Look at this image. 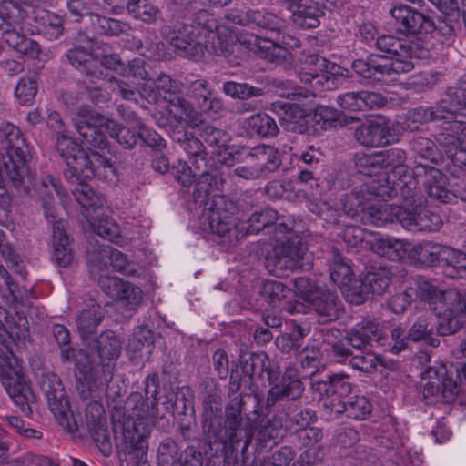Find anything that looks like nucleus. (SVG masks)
Instances as JSON below:
<instances>
[{"label": "nucleus", "mask_w": 466, "mask_h": 466, "mask_svg": "<svg viewBox=\"0 0 466 466\" xmlns=\"http://www.w3.org/2000/svg\"><path fill=\"white\" fill-rule=\"evenodd\" d=\"M90 347L96 350L101 361H107L95 364L89 360L88 355L79 352V356L84 357L86 362L82 363L79 359H75L76 368L79 372L78 393L84 400L100 398L103 393L107 398L115 400L120 396V389L117 387V390H114V386L110 383L115 368L114 360L121 352V341L114 331L108 330L92 340Z\"/></svg>", "instance_id": "f257e3e1"}, {"label": "nucleus", "mask_w": 466, "mask_h": 466, "mask_svg": "<svg viewBox=\"0 0 466 466\" xmlns=\"http://www.w3.org/2000/svg\"><path fill=\"white\" fill-rule=\"evenodd\" d=\"M208 207L205 208L200 218L203 231L210 232L221 238L228 246H235L246 237L244 222L239 223L236 217L237 204L225 196H216Z\"/></svg>", "instance_id": "f03ea898"}, {"label": "nucleus", "mask_w": 466, "mask_h": 466, "mask_svg": "<svg viewBox=\"0 0 466 466\" xmlns=\"http://www.w3.org/2000/svg\"><path fill=\"white\" fill-rule=\"evenodd\" d=\"M37 190L42 198L45 216L53 225L55 261L59 267L67 268L72 265L74 260L73 250L69 237L66 232V222L62 219H56V208L52 196L53 192H56L58 196L62 195V186L56 177L47 176L43 178Z\"/></svg>", "instance_id": "7ed1b4c3"}, {"label": "nucleus", "mask_w": 466, "mask_h": 466, "mask_svg": "<svg viewBox=\"0 0 466 466\" xmlns=\"http://www.w3.org/2000/svg\"><path fill=\"white\" fill-rule=\"evenodd\" d=\"M458 371L453 364L428 366L421 372V378L429 380L422 390L424 403L439 408L452 403L460 392Z\"/></svg>", "instance_id": "20e7f679"}, {"label": "nucleus", "mask_w": 466, "mask_h": 466, "mask_svg": "<svg viewBox=\"0 0 466 466\" xmlns=\"http://www.w3.org/2000/svg\"><path fill=\"white\" fill-rule=\"evenodd\" d=\"M5 138L0 142V155L5 172L15 187L24 183L28 175L29 147L21 130L11 123L1 127Z\"/></svg>", "instance_id": "39448f33"}, {"label": "nucleus", "mask_w": 466, "mask_h": 466, "mask_svg": "<svg viewBox=\"0 0 466 466\" xmlns=\"http://www.w3.org/2000/svg\"><path fill=\"white\" fill-rule=\"evenodd\" d=\"M21 368L15 354L6 350L0 352V377L4 387L22 413L30 416L36 402L31 387L23 380Z\"/></svg>", "instance_id": "423d86ee"}, {"label": "nucleus", "mask_w": 466, "mask_h": 466, "mask_svg": "<svg viewBox=\"0 0 466 466\" xmlns=\"http://www.w3.org/2000/svg\"><path fill=\"white\" fill-rule=\"evenodd\" d=\"M431 311L442 319L436 328L440 336L456 333L466 321V291L453 289L442 291Z\"/></svg>", "instance_id": "0eeeda50"}, {"label": "nucleus", "mask_w": 466, "mask_h": 466, "mask_svg": "<svg viewBox=\"0 0 466 466\" xmlns=\"http://www.w3.org/2000/svg\"><path fill=\"white\" fill-rule=\"evenodd\" d=\"M376 48L390 59V63H383L396 79L400 74L409 73L414 68L413 59L418 57V44L407 38L393 35H380L375 41Z\"/></svg>", "instance_id": "6e6552de"}, {"label": "nucleus", "mask_w": 466, "mask_h": 466, "mask_svg": "<svg viewBox=\"0 0 466 466\" xmlns=\"http://www.w3.org/2000/svg\"><path fill=\"white\" fill-rule=\"evenodd\" d=\"M39 385L58 423L70 433L77 431V420L70 409L60 378L53 372L44 373Z\"/></svg>", "instance_id": "1a4fd4ad"}, {"label": "nucleus", "mask_w": 466, "mask_h": 466, "mask_svg": "<svg viewBox=\"0 0 466 466\" xmlns=\"http://www.w3.org/2000/svg\"><path fill=\"white\" fill-rule=\"evenodd\" d=\"M310 259L311 255L308 253L301 238L294 236L279 241L267 258V263L274 274L280 276L286 270L309 268Z\"/></svg>", "instance_id": "9d476101"}, {"label": "nucleus", "mask_w": 466, "mask_h": 466, "mask_svg": "<svg viewBox=\"0 0 466 466\" xmlns=\"http://www.w3.org/2000/svg\"><path fill=\"white\" fill-rule=\"evenodd\" d=\"M94 42L84 34L75 38L73 47L66 54V61L90 82L106 77L104 71L99 69V62L94 55Z\"/></svg>", "instance_id": "9b49d317"}, {"label": "nucleus", "mask_w": 466, "mask_h": 466, "mask_svg": "<svg viewBox=\"0 0 466 466\" xmlns=\"http://www.w3.org/2000/svg\"><path fill=\"white\" fill-rule=\"evenodd\" d=\"M243 405L240 395L231 399L225 409L224 428L228 435V442L233 445L243 441V451H246L252 441L253 431L250 419L244 418L242 414Z\"/></svg>", "instance_id": "f8f14e48"}, {"label": "nucleus", "mask_w": 466, "mask_h": 466, "mask_svg": "<svg viewBox=\"0 0 466 466\" xmlns=\"http://www.w3.org/2000/svg\"><path fill=\"white\" fill-rule=\"evenodd\" d=\"M338 70L335 63L329 62L321 56L310 55L305 58L296 74L301 83L310 85L314 93L324 88H332L334 80L329 73H338Z\"/></svg>", "instance_id": "ddd939ff"}, {"label": "nucleus", "mask_w": 466, "mask_h": 466, "mask_svg": "<svg viewBox=\"0 0 466 466\" xmlns=\"http://www.w3.org/2000/svg\"><path fill=\"white\" fill-rule=\"evenodd\" d=\"M390 15L392 18V25L400 35L430 34L436 28L430 16L406 5L392 7L390 10Z\"/></svg>", "instance_id": "4468645a"}, {"label": "nucleus", "mask_w": 466, "mask_h": 466, "mask_svg": "<svg viewBox=\"0 0 466 466\" xmlns=\"http://www.w3.org/2000/svg\"><path fill=\"white\" fill-rule=\"evenodd\" d=\"M75 128L86 146L105 149L108 141L106 133L110 135L111 120L100 114L77 115L73 118Z\"/></svg>", "instance_id": "2eb2a0df"}, {"label": "nucleus", "mask_w": 466, "mask_h": 466, "mask_svg": "<svg viewBox=\"0 0 466 466\" xmlns=\"http://www.w3.org/2000/svg\"><path fill=\"white\" fill-rule=\"evenodd\" d=\"M178 82L186 96L203 111L218 114L223 109L222 101L213 97L207 79L194 73H186L179 76Z\"/></svg>", "instance_id": "dca6fc26"}, {"label": "nucleus", "mask_w": 466, "mask_h": 466, "mask_svg": "<svg viewBox=\"0 0 466 466\" xmlns=\"http://www.w3.org/2000/svg\"><path fill=\"white\" fill-rule=\"evenodd\" d=\"M225 18L235 25L256 27L279 35L286 28V22L273 13L261 10L248 9L247 11L230 10Z\"/></svg>", "instance_id": "f3484780"}, {"label": "nucleus", "mask_w": 466, "mask_h": 466, "mask_svg": "<svg viewBox=\"0 0 466 466\" xmlns=\"http://www.w3.org/2000/svg\"><path fill=\"white\" fill-rule=\"evenodd\" d=\"M304 390L298 369L294 365H289L285 367L280 381L268 390L266 405L271 407L279 400H296L302 396Z\"/></svg>", "instance_id": "a211bd4d"}, {"label": "nucleus", "mask_w": 466, "mask_h": 466, "mask_svg": "<svg viewBox=\"0 0 466 466\" xmlns=\"http://www.w3.org/2000/svg\"><path fill=\"white\" fill-rule=\"evenodd\" d=\"M108 173L115 174V167L111 159L98 152L91 151L87 153L84 150L83 153H80L74 179L79 180L89 179L94 177H106Z\"/></svg>", "instance_id": "6ab92c4d"}, {"label": "nucleus", "mask_w": 466, "mask_h": 466, "mask_svg": "<svg viewBox=\"0 0 466 466\" xmlns=\"http://www.w3.org/2000/svg\"><path fill=\"white\" fill-rule=\"evenodd\" d=\"M202 433L206 445L210 450L213 446H222L228 443V435L222 426L221 409L211 405L205 408L202 414Z\"/></svg>", "instance_id": "aec40b11"}, {"label": "nucleus", "mask_w": 466, "mask_h": 466, "mask_svg": "<svg viewBox=\"0 0 466 466\" xmlns=\"http://www.w3.org/2000/svg\"><path fill=\"white\" fill-rule=\"evenodd\" d=\"M171 137L189 157L192 167L200 171L207 167L208 153L201 138L184 128L174 130Z\"/></svg>", "instance_id": "412c9836"}, {"label": "nucleus", "mask_w": 466, "mask_h": 466, "mask_svg": "<svg viewBox=\"0 0 466 466\" xmlns=\"http://www.w3.org/2000/svg\"><path fill=\"white\" fill-rule=\"evenodd\" d=\"M445 96L452 119L451 131L466 139V87L450 86L445 91Z\"/></svg>", "instance_id": "4be33fe9"}, {"label": "nucleus", "mask_w": 466, "mask_h": 466, "mask_svg": "<svg viewBox=\"0 0 466 466\" xmlns=\"http://www.w3.org/2000/svg\"><path fill=\"white\" fill-rule=\"evenodd\" d=\"M346 340L356 350H367L373 343L382 344L384 336L377 323L365 319L348 331Z\"/></svg>", "instance_id": "5701e85b"}, {"label": "nucleus", "mask_w": 466, "mask_h": 466, "mask_svg": "<svg viewBox=\"0 0 466 466\" xmlns=\"http://www.w3.org/2000/svg\"><path fill=\"white\" fill-rule=\"evenodd\" d=\"M406 214L402 218L401 226L410 231H437L442 225L441 217L421 205L410 209L406 207Z\"/></svg>", "instance_id": "b1692460"}, {"label": "nucleus", "mask_w": 466, "mask_h": 466, "mask_svg": "<svg viewBox=\"0 0 466 466\" xmlns=\"http://www.w3.org/2000/svg\"><path fill=\"white\" fill-rule=\"evenodd\" d=\"M107 290L112 298L129 310L135 309L141 302L142 290L134 284L117 278H106Z\"/></svg>", "instance_id": "393cba45"}, {"label": "nucleus", "mask_w": 466, "mask_h": 466, "mask_svg": "<svg viewBox=\"0 0 466 466\" xmlns=\"http://www.w3.org/2000/svg\"><path fill=\"white\" fill-rule=\"evenodd\" d=\"M308 304L323 322L339 319L343 309L342 302L339 296L323 289L317 292Z\"/></svg>", "instance_id": "a878e982"}, {"label": "nucleus", "mask_w": 466, "mask_h": 466, "mask_svg": "<svg viewBox=\"0 0 466 466\" xmlns=\"http://www.w3.org/2000/svg\"><path fill=\"white\" fill-rule=\"evenodd\" d=\"M90 270L93 274L102 272L108 263L119 272L129 274V262L127 257L119 250L111 247L100 248L97 254L88 259Z\"/></svg>", "instance_id": "bb28decb"}, {"label": "nucleus", "mask_w": 466, "mask_h": 466, "mask_svg": "<svg viewBox=\"0 0 466 466\" xmlns=\"http://www.w3.org/2000/svg\"><path fill=\"white\" fill-rule=\"evenodd\" d=\"M404 216H407L406 207L393 206L387 203L369 204L367 211L362 215V222L376 226L394 222L401 225Z\"/></svg>", "instance_id": "cd10ccee"}, {"label": "nucleus", "mask_w": 466, "mask_h": 466, "mask_svg": "<svg viewBox=\"0 0 466 466\" xmlns=\"http://www.w3.org/2000/svg\"><path fill=\"white\" fill-rule=\"evenodd\" d=\"M76 316V324L77 331L83 341L87 346H91V341L95 339L93 336L96 333V329L104 319V313L101 307L91 301Z\"/></svg>", "instance_id": "c85d7f7f"}, {"label": "nucleus", "mask_w": 466, "mask_h": 466, "mask_svg": "<svg viewBox=\"0 0 466 466\" xmlns=\"http://www.w3.org/2000/svg\"><path fill=\"white\" fill-rule=\"evenodd\" d=\"M170 44L178 55L195 57L203 53V46L206 43L199 38V33L194 27L182 25L177 34L171 37Z\"/></svg>", "instance_id": "c756f323"}, {"label": "nucleus", "mask_w": 466, "mask_h": 466, "mask_svg": "<svg viewBox=\"0 0 466 466\" xmlns=\"http://www.w3.org/2000/svg\"><path fill=\"white\" fill-rule=\"evenodd\" d=\"M350 376L344 372L331 373L325 380L312 383V390L321 397H348L352 391Z\"/></svg>", "instance_id": "7c9ffc66"}, {"label": "nucleus", "mask_w": 466, "mask_h": 466, "mask_svg": "<svg viewBox=\"0 0 466 466\" xmlns=\"http://www.w3.org/2000/svg\"><path fill=\"white\" fill-rule=\"evenodd\" d=\"M56 149L66 165L65 177L66 179H74L78 165L80 153L84 150L68 133L56 137Z\"/></svg>", "instance_id": "2f4dec72"}, {"label": "nucleus", "mask_w": 466, "mask_h": 466, "mask_svg": "<svg viewBox=\"0 0 466 466\" xmlns=\"http://www.w3.org/2000/svg\"><path fill=\"white\" fill-rule=\"evenodd\" d=\"M223 163L228 167L239 164L234 168L233 174L247 180L259 179L258 160L256 146L237 153L231 160L225 159Z\"/></svg>", "instance_id": "473e14b6"}, {"label": "nucleus", "mask_w": 466, "mask_h": 466, "mask_svg": "<svg viewBox=\"0 0 466 466\" xmlns=\"http://www.w3.org/2000/svg\"><path fill=\"white\" fill-rule=\"evenodd\" d=\"M390 130L381 123L369 121L362 123L354 131L355 139L367 147H380L389 142Z\"/></svg>", "instance_id": "72a5a7b5"}, {"label": "nucleus", "mask_w": 466, "mask_h": 466, "mask_svg": "<svg viewBox=\"0 0 466 466\" xmlns=\"http://www.w3.org/2000/svg\"><path fill=\"white\" fill-rule=\"evenodd\" d=\"M370 199L371 192L368 184L354 187L341 198L342 210L347 216L352 218H359L362 221V215L367 211Z\"/></svg>", "instance_id": "f704fd0d"}, {"label": "nucleus", "mask_w": 466, "mask_h": 466, "mask_svg": "<svg viewBox=\"0 0 466 466\" xmlns=\"http://www.w3.org/2000/svg\"><path fill=\"white\" fill-rule=\"evenodd\" d=\"M194 181L193 198L196 202H204L212 189L220 190L223 188L224 180L217 170L208 169V166L200 171L196 170Z\"/></svg>", "instance_id": "c9c22d12"}, {"label": "nucleus", "mask_w": 466, "mask_h": 466, "mask_svg": "<svg viewBox=\"0 0 466 466\" xmlns=\"http://www.w3.org/2000/svg\"><path fill=\"white\" fill-rule=\"evenodd\" d=\"M383 57L370 55L365 59H356L351 63L353 71L367 79L385 81L391 79V75L382 62Z\"/></svg>", "instance_id": "e433bc0d"}, {"label": "nucleus", "mask_w": 466, "mask_h": 466, "mask_svg": "<svg viewBox=\"0 0 466 466\" xmlns=\"http://www.w3.org/2000/svg\"><path fill=\"white\" fill-rule=\"evenodd\" d=\"M397 177L396 196H400L403 198L407 206L415 208L422 205V200L420 196V184L413 172L410 174L407 171L404 174L397 176Z\"/></svg>", "instance_id": "4c0bfd02"}, {"label": "nucleus", "mask_w": 466, "mask_h": 466, "mask_svg": "<svg viewBox=\"0 0 466 466\" xmlns=\"http://www.w3.org/2000/svg\"><path fill=\"white\" fill-rule=\"evenodd\" d=\"M372 406L364 396H351L347 400H339L333 404L337 414L346 413L349 418L365 420L371 412Z\"/></svg>", "instance_id": "58836bf2"}, {"label": "nucleus", "mask_w": 466, "mask_h": 466, "mask_svg": "<svg viewBox=\"0 0 466 466\" xmlns=\"http://www.w3.org/2000/svg\"><path fill=\"white\" fill-rule=\"evenodd\" d=\"M273 107L275 111L278 107L282 111L279 113V122L285 129L300 134L307 130L303 111L298 106L273 104Z\"/></svg>", "instance_id": "ea45409f"}, {"label": "nucleus", "mask_w": 466, "mask_h": 466, "mask_svg": "<svg viewBox=\"0 0 466 466\" xmlns=\"http://www.w3.org/2000/svg\"><path fill=\"white\" fill-rule=\"evenodd\" d=\"M246 127L261 138L275 137L279 134V127L275 119L266 113H257L246 119Z\"/></svg>", "instance_id": "a19ab883"}, {"label": "nucleus", "mask_w": 466, "mask_h": 466, "mask_svg": "<svg viewBox=\"0 0 466 466\" xmlns=\"http://www.w3.org/2000/svg\"><path fill=\"white\" fill-rule=\"evenodd\" d=\"M126 8L134 18L144 23L153 24L161 19L160 7L152 0H127Z\"/></svg>", "instance_id": "79ce46f5"}, {"label": "nucleus", "mask_w": 466, "mask_h": 466, "mask_svg": "<svg viewBox=\"0 0 466 466\" xmlns=\"http://www.w3.org/2000/svg\"><path fill=\"white\" fill-rule=\"evenodd\" d=\"M393 273L387 266H370L365 274L366 284L372 294H383L390 287Z\"/></svg>", "instance_id": "37998d69"}, {"label": "nucleus", "mask_w": 466, "mask_h": 466, "mask_svg": "<svg viewBox=\"0 0 466 466\" xmlns=\"http://www.w3.org/2000/svg\"><path fill=\"white\" fill-rule=\"evenodd\" d=\"M85 216L90 219V226L96 235L111 242L118 243L120 241V228L113 218L107 216H99V214L93 216L87 213Z\"/></svg>", "instance_id": "c03bdc74"}, {"label": "nucleus", "mask_w": 466, "mask_h": 466, "mask_svg": "<svg viewBox=\"0 0 466 466\" xmlns=\"http://www.w3.org/2000/svg\"><path fill=\"white\" fill-rule=\"evenodd\" d=\"M259 178L268 177L270 173L277 171L281 164L279 151L274 147L259 144L256 146Z\"/></svg>", "instance_id": "a18cd8bd"}, {"label": "nucleus", "mask_w": 466, "mask_h": 466, "mask_svg": "<svg viewBox=\"0 0 466 466\" xmlns=\"http://www.w3.org/2000/svg\"><path fill=\"white\" fill-rule=\"evenodd\" d=\"M165 98L168 101L169 112L174 114L177 120L189 121L194 126H198L200 122L198 113L186 97L174 93L170 96H165Z\"/></svg>", "instance_id": "49530a36"}, {"label": "nucleus", "mask_w": 466, "mask_h": 466, "mask_svg": "<svg viewBox=\"0 0 466 466\" xmlns=\"http://www.w3.org/2000/svg\"><path fill=\"white\" fill-rule=\"evenodd\" d=\"M329 272L332 281L338 286H348L352 280L353 272L351 267L338 248H332Z\"/></svg>", "instance_id": "de8ad7c7"}, {"label": "nucleus", "mask_w": 466, "mask_h": 466, "mask_svg": "<svg viewBox=\"0 0 466 466\" xmlns=\"http://www.w3.org/2000/svg\"><path fill=\"white\" fill-rule=\"evenodd\" d=\"M371 249L380 257L390 260H400L406 252L405 243L391 238H380L371 242Z\"/></svg>", "instance_id": "09e8293b"}, {"label": "nucleus", "mask_w": 466, "mask_h": 466, "mask_svg": "<svg viewBox=\"0 0 466 466\" xmlns=\"http://www.w3.org/2000/svg\"><path fill=\"white\" fill-rule=\"evenodd\" d=\"M378 153L381 168L390 169L392 178L409 171L405 166L406 153L403 149L393 147Z\"/></svg>", "instance_id": "8fccbe9b"}, {"label": "nucleus", "mask_w": 466, "mask_h": 466, "mask_svg": "<svg viewBox=\"0 0 466 466\" xmlns=\"http://www.w3.org/2000/svg\"><path fill=\"white\" fill-rule=\"evenodd\" d=\"M293 13L294 22L303 28H315L319 25L323 11L316 4L307 5L299 3Z\"/></svg>", "instance_id": "3c124183"}, {"label": "nucleus", "mask_w": 466, "mask_h": 466, "mask_svg": "<svg viewBox=\"0 0 466 466\" xmlns=\"http://www.w3.org/2000/svg\"><path fill=\"white\" fill-rule=\"evenodd\" d=\"M279 220L278 212L272 208H266L251 215L247 222H244L246 236L258 233L264 228H269Z\"/></svg>", "instance_id": "603ef678"}, {"label": "nucleus", "mask_w": 466, "mask_h": 466, "mask_svg": "<svg viewBox=\"0 0 466 466\" xmlns=\"http://www.w3.org/2000/svg\"><path fill=\"white\" fill-rule=\"evenodd\" d=\"M72 183L76 182V187L72 189L76 200L86 210L93 208L97 212V208L102 206L100 198L92 190L89 185L84 182L85 179H69Z\"/></svg>", "instance_id": "864d4df0"}, {"label": "nucleus", "mask_w": 466, "mask_h": 466, "mask_svg": "<svg viewBox=\"0 0 466 466\" xmlns=\"http://www.w3.org/2000/svg\"><path fill=\"white\" fill-rule=\"evenodd\" d=\"M433 324L429 318L420 317L410 327L408 338L412 341L424 340L432 347H438L440 340L432 337Z\"/></svg>", "instance_id": "5fc2aeb1"}, {"label": "nucleus", "mask_w": 466, "mask_h": 466, "mask_svg": "<svg viewBox=\"0 0 466 466\" xmlns=\"http://www.w3.org/2000/svg\"><path fill=\"white\" fill-rule=\"evenodd\" d=\"M240 368L242 372L249 378L258 375L261 376L265 371L268 363V354L265 352H248L240 356Z\"/></svg>", "instance_id": "6e6d98bb"}, {"label": "nucleus", "mask_w": 466, "mask_h": 466, "mask_svg": "<svg viewBox=\"0 0 466 466\" xmlns=\"http://www.w3.org/2000/svg\"><path fill=\"white\" fill-rule=\"evenodd\" d=\"M27 320L18 314L15 318L8 315L7 310L0 306V326L10 334L18 339L26 338L28 335Z\"/></svg>", "instance_id": "4d7b16f0"}, {"label": "nucleus", "mask_w": 466, "mask_h": 466, "mask_svg": "<svg viewBox=\"0 0 466 466\" xmlns=\"http://www.w3.org/2000/svg\"><path fill=\"white\" fill-rule=\"evenodd\" d=\"M420 186L422 185L425 190L438 183H445L446 177L442 172L433 166L418 163L412 169Z\"/></svg>", "instance_id": "13d9d810"}, {"label": "nucleus", "mask_w": 466, "mask_h": 466, "mask_svg": "<svg viewBox=\"0 0 466 466\" xmlns=\"http://www.w3.org/2000/svg\"><path fill=\"white\" fill-rule=\"evenodd\" d=\"M441 262L443 263L445 275L454 278L466 265V255L460 250L443 247Z\"/></svg>", "instance_id": "bf43d9fd"}, {"label": "nucleus", "mask_w": 466, "mask_h": 466, "mask_svg": "<svg viewBox=\"0 0 466 466\" xmlns=\"http://www.w3.org/2000/svg\"><path fill=\"white\" fill-rule=\"evenodd\" d=\"M222 90L227 96L241 100L258 97L264 95V90L262 88L256 87L248 83H238L234 81L225 82L223 84Z\"/></svg>", "instance_id": "052dcab7"}, {"label": "nucleus", "mask_w": 466, "mask_h": 466, "mask_svg": "<svg viewBox=\"0 0 466 466\" xmlns=\"http://www.w3.org/2000/svg\"><path fill=\"white\" fill-rule=\"evenodd\" d=\"M185 26H192L199 33V38L205 43L207 39H213L217 33V21L207 11H199L193 21L192 25H184Z\"/></svg>", "instance_id": "680f3d73"}, {"label": "nucleus", "mask_w": 466, "mask_h": 466, "mask_svg": "<svg viewBox=\"0 0 466 466\" xmlns=\"http://www.w3.org/2000/svg\"><path fill=\"white\" fill-rule=\"evenodd\" d=\"M442 248L443 246L439 244L424 242L414 246L413 252L418 262L426 266H433L437 262H441Z\"/></svg>", "instance_id": "e2e57ef3"}, {"label": "nucleus", "mask_w": 466, "mask_h": 466, "mask_svg": "<svg viewBox=\"0 0 466 466\" xmlns=\"http://www.w3.org/2000/svg\"><path fill=\"white\" fill-rule=\"evenodd\" d=\"M92 24L99 34L106 35H119L127 29V24L120 20L98 14L92 15Z\"/></svg>", "instance_id": "0e129e2a"}, {"label": "nucleus", "mask_w": 466, "mask_h": 466, "mask_svg": "<svg viewBox=\"0 0 466 466\" xmlns=\"http://www.w3.org/2000/svg\"><path fill=\"white\" fill-rule=\"evenodd\" d=\"M198 137L209 147L222 148L228 142V134L213 126L203 125L198 128Z\"/></svg>", "instance_id": "69168bd1"}, {"label": "nucleus", "mask_w": 466, "mask_h": 466, "mask_svg": "<svg viewBox=\"0 0 466 466\" xmlns=\"http://www.w3.org/2000/svg\"><path fill=\"white\" fill-rule=\"evenodd\" d=\"M345 287L346 299L351 304H362L369 299L370 295L372 294L369 286L366 284L365 278L351 280V282Z\"/></svg>", "instance_id": "338daca9"}, {"label": "nucleus", "mask_w": 466, "mask_h": 466, "mask_svg": "<svg viewBox=\"0 0 466 466\" xmlns=\"http://www.w3.org/2000/svg\"><path fill=\"white\" fill-rule=\"evenodd\" d=\"M298 359L301 367L309 370V375H314L319 370L322 364V352L316 347H306L299 354Z\"/></svg>", "instance_id": "774afa93"}]
</instances>
